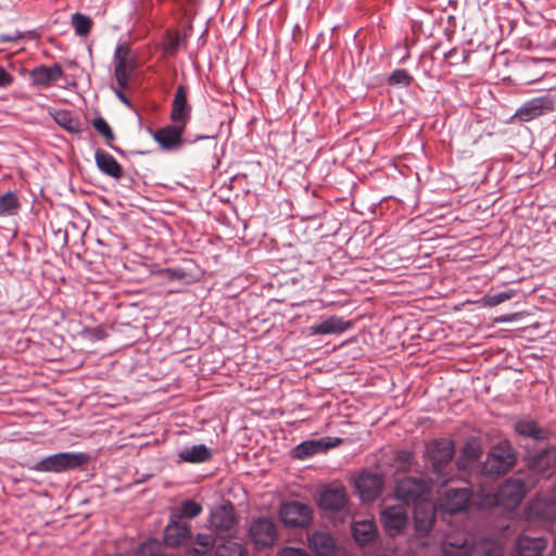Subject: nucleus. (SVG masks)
I'll return each mask as SVG.
<instances>
[{
    "instance_id": "1",
    "label": "nucleus",
    "mask_w": 556,
    "mask_h": 556,
    "mask_svg": "<svg viewBox=\"0 0 556 556\" xmlns=\"http://www.w3.org/2000/svg\"><path fill=\"white\" fill-rule=\"evenodd\" d=\"M443 553L444 556H502V547L489 539L450 533L444 540Z\"/></svg>"
},
{
    "instance_id": "2",
    "label": "nucleus",
    "mask_w": 556,
    "mask_h": 556,
    "mask_svg": "<svg viewBox=\"0 0 556 556\" xmlns=\"http://www.w3.org/2000/svg\"><path fill=\"white\" fill-rule=\"evenodd\" d=\"M527 488L521 478L513 477L507 479L498 488L480 485L476 491L480 505L485 507L503 506L505 508L516 507L526 494Z\"/></svg>"
},
{
    "instance_id": "3",
    "label": "nucleus",
    "mask_w": 556,
    "mask_h": 556,
    "mask_svg": "<svg viewBox=\"0 0 556 556\" xmlns=\"http://www.w3.org/2000/svg\"><path fill=\"white\" fill-rule=\"evenodd\" d=\"M454 443L448 439L435 440L427 446V467L433 477L431 483L443 485L451 479Z\"/></svg>"
},
{
    "instance_id": "4",
    "label": "nucleus",
    "mask_w": 556,
    "mask_h": 556,
    "mask_svg": "<svg viewBox=\"0 0 556 556\" xmlns=\"http://www.w3.org/2000/svg\"><path fill=\"white\" fill-rule=\"evenodd\" d=\"M87 460L88 456L84 453L63 452L42 458L34 465L33 469L43 472H61L78 468Z\"/></svg>"
},
{
    "instance_id": "5",
    "label": "nucleus",
    "mask_w": 556,
    "mask_h": 556,
    "mask_svg": "<svg viewBox=\"0 0 556 556\" xmlns=\"http://www.w3.org/2000/svg\"><path fill=\"white\" fill-rule=\"evenodd\" d=\"M515 462L516 456L511 445L501 442L491 448L482 470L485 476L502 475L510 469Z\"/></svg>"
},
{
    "instance_id": "6",
    "label": "nucleus",
    "mask_w": 556,
    "mask_h": 556,
    "mask_svg": "<svg viewBox=\"0 0 556 556\" xmlns=\"http://www.w3.org/2000/svg\"><path fill=\"white\" fill-rule=\"evenodd\" d=\"M113 63L117 86L128 88L130 78L138 65L136 55L128 46L119 45L115 49Z\"/></svg>"
},
{
    "instance_id": "7",
    "label": "nucleus",
    "mask_w": 556,
    "mask_h": 556,
    "mask_svg": "<svg viewBox=\"0 0 556 556\" xmlns=\"http://www.w3.org/2000/svg\"><path fill=\"white\" fill-rule=\"evenodd\" d=\"M431 481L422 478L405 477L396 481L395 496L403 503L424 501L430 490Z\"/></svg>"
},
{
    "instance_id": "8",
    "label": "nucleus",
    "mask_w": 556,
    "mask_h": 556,
    "mask_svg": "<svg viewBox=\"0 0 556 556\" xmlns=\"http://www.w3.org/2000/svg\"><path fill=\"white\" fill-rule=\"evenodd\" d=\"M279 516L288 528H305L312 521V509L304 503L292 501L281 505Z\"/></svg>"
},
{
    "instance_id": "9",
    "label": "nucleus",
    "mask_w": 556,
    "mask_h": 556,
    "mask_svg": "<svg viewBox=\"0 0 556 556\" xmlns=\"http://www.w3.org/2000/svg\"><path fill=\"white\" fill-rule=\"evenodd\" d=\"M555 101L546 94L538 98H533L523 103L515 113L513 118H517L520 122H530L536 117H540L546 113L554 111Z\"/></svg>"
},
{
    "instance_id": "10",
    "label": "nucleus",
    "mask_w": 556,
    "mask_h": 556,
    "mask_svg": "<svg viewBox=\"0 0 556 556\" xmlns=\"http://www.w3.org/2000/svg\"><path fill=\"white\" fill-rule=\"evenodd\" d=\"M381 522L386 532L395 536L400 534L408 523V514L404 505H390L381 510Z\"/></svg>"
},
{
    "instance_id": "11",
    "label": "nucleus",
    "mask_w": 556,
    "mask_h": 556,
    "mask_svg": "<svg viewBox=\"0 0 556 556\" xmlns=\"http://www.w3.org/2000/svg\"><path fill=\"white\" fill-rule=\"evenodd\" d=\"M249 534L256 545L264 547L274 545L278 536L276 523L268 517L253 520L249 528Z\"/></svg>"
},
{
    "instance_id": "12",
    "label": "nucleus",
    "mask_w": 556,
    "mask_h": 556,
    "mask_svg": "<svg viewBox=\"0 0 556 556\" xmlns=\"http://www.w3.org/2000/svg\"><path fill=\"white\" fill-rule=\"evenodd\" d=\"M526 519L531 522H549L556 517V501L541 497L531 501L525 511Z\"/></svg>"
},
{
    "instance_id": "13",
    "label": "nucleus",
    "mask_w": 556,
    "mask_h": 556,
    "mask_svg": "<svg viewBox=\"0 0 556 556\" xmlns=\"http://www.w3.org/2000/svg\"><path fill=\"white\" fill-rule=\"evenodd\" d=\"M355 485L364 502H372L381 494L383 480L378 473L363 472L357 478Z\"/></svg>"
},
{
    "instance_id": "14",
    "label": "nucleus",
    "mask_w": 556,
    "mask_h": 556,
    "mask_svg": "<svg viewBox=\"0 0 556 556\" xmlns=\"http://www.w3.org/2000/svg\"><path fill=\"white\" fill-rule=\"evenodd\" d=\"M470 498L468 489L451 488L440 497V506L450 514H456L467 508Z\"/></svg>"
},
{
    "instance_id": "15",
    "label": "nucleus",
    "mask_w": 556,
    "mask_h": 556,
    "mask_svg": "<svg viewBox=\"0 0 556 556\" xmlns=\"http://www.w3.org/2000/svg\"><path fill=\"white\" fill-rule=\"evenodd\" d=\"M184 125L179 123H173L161 129H157L153 134V139L164 149L174 150L178 149L182 143V132L185 130Z\"/></svg>"
},
{
    "instance_id": "16",
    "label": "nucleus",
    "mask_w": 556,
    "mask_h": 556,
    "mask_svg": "<svg viewBox=\"0 0 556 556\" xmlns=\"http://www.w3.org/2000/svg\"><path fill=\"white\" fill-rule=\"evenodd\" d=\"M190 536V526L186 521L177 519L176 516H170L169 522L164 530V541L166 545L177 547L185 543Z\"/></svg>"
},
{
    "instance_id": "17",
    "label": "nucleus",
    "mask_w": 556,
    "mask_h": 556,
    "mask_svg": "<svg viewBox=\"0 0 556 556\" xmlns=\"http://www.w3.org/2000/svg\"><path fill=\"white\" fill-rule=\"evenodd\" d=\"M188 89L186 86H178L172 103L170 119L173 123H179L184 126L190 119L191 106L187 101Z\"/></svg>"
},
{
    "instance_id": "18",
    "label": "nucleus",
    "mask_w": 556,
    "mask_h": 556,
    "mask_svg": "<svg viewBox=\"0 0 556 556\" xmlns=\"http://www.w3.org/2000/svg\"><path fill=\"white\" fill-rule=\"evenodd\" d=\"M318 504L325 510H343L348 504L346 492L343 488H327L320 493Z\"/></svg>"
},
{
    "instance_id": "19",
    "label": "nucleus",
    "mask_w": 556,
    "mask_h": 556,
    "mask_svg": "<svg viewBox=\"0 0 556 556\" xmlns=\"http://www.w3.org/2000/svg\"><path fill=\"white\" fill-rule=\"evenodd\" d=\"M530 468L542 476H551L556 469V446H552L535 454L530 459Z\"/></svg>"
},
{
    "instance_id": "20",
    "label": "nucleus",
    "mask_w": 556,
    "mask_h": 556,
    "mask_svg": "<svg viewBox=\"0 0 556 556\" xmlns=\"http://www.w3.org/2000/svg\"><path fill=\"white\" fill-rule=\"evenodd\" d=\"M352 324L345 321L342 317L330 316L318 325H313L308 328L309 334H332L341 333L348 330Z\"/></svg>"
},
{
    "instance_id": "21",
    "label": "nucleus",
    "mask_w": 556,
    "mask_h": 556,
    "mask_svg": "<svg viewBox=\"0 0 556 556\" xmlns=\"http://www.w3.org/2000/svg\"><path fill=\"white\" fill-rule=\"evenodd\" d=\"M94 160L98 168L105 175L119 179L123 176V168L113 155L109 152L98 149L94 153Z\"/></svg>"
},
{
    "instance_id": "22",
    "label": "nucleus",
    "mask_w": 556,
    "mask_h": 556,
    "mask_svg": "<svg viewBox=\"0 0 556 556\" xmlns=\"http://www.w3.org/2000/svg\"><path fill=\"white\" fill-rule=\"evenodd\" d=\"M63 68L59 64L53 66H37L30 72L31 79L35 85L49 87L53 81L61 78Z\"/></svg>"
},
{
    "instance_id": "23",
    "label": "nucleus",
    "mask_w": 556,
    "mask_h": 556,
    "mask_svg": "<svg viewBox=\"0 0 556 556\" xmlns=\"http://www.w3.org/2000/svg\"><path fill=\"white\" fill-rule=\"evenodd\" d=\"M547 546V541L543 536L532 538L521 534L517 541V551L520 556H540Z\"/></svg>"
},
{
    "instance_id": "24",
    "label": "nucleus",
    "mask_w": 556,
    "mask_h": 556,
    "mask_svg": "<svg viewBox=\"0 0 556 556\" xmlns=\"http://www.w3.org/2000/svg\"><path fill=\"white\" fill-rule=\"evenodd\" d=\"M309 547L317 556H333L336 543L333 538L326 532H315L308 536Z\"/></svg>"
},
{
    "instance_id": "25",
    "label": "nucleus",
    "mask_w": 556,
    "mask_h": 556,
    "mask_svg": "<svg viewBox=\"0 0 556 556\" xmlns=\"http://www.w3.org/2000/svg\"><path fill=\"white\" fill-rule=\"evenodd\" d=\"M352 534L354 540L365 545L375 541L377 535L376 525L372 520H358L352 525Z\"/></svg>"
},
{
    "instance_id": "26",
    "label": "nucleus",
    "mask_w": 556,
    "mask_h": 556,
    "mask_svg": "<svg viewBox=\"0 0 556 556\" xmlns=\"http://www.w3.org/2000/svg\"><path fill=\"white\" fill-rule=\"evenodd\" d=\"M334 445L336 444L331 442V438L305 441L295 447V454L299 458H305L319 452H325Z\"/></svg>"
},
{
    "instance_id": "27",
    "label": "nucleus",
    "mask_w": 556,
    "mask_h": 556,
    "mask_svg": "<svg viewBox=\"0 0 556 556\" xmlns=\"http://www.w3.org/2000/svg\"><path fill=\"white\" fill-rule=\"evenodd\" d=\"M179 458L186 463H204L212 458V451L204 444L185 447L178 453Z\"/></svg>"
},
{
    "instance_id": "28",
    "label": "nucleus",
    "mask_w": 556,
    "mask_h": 556,
    "mask_svg": "<svg viewBox=\"0 0 556 556\" xmlns=\"http://www.w3.org/2000/svg\"><path fill=\"white\" fill-rule=\"evenodd\" d=\"M235 522L231 506H219L211 514V525L217 530H229L235 526Z\"/></svg>"
},
{
    "instance_id": "29",
    "label": "nucleus",
    "mask_w": 556,
    "mask_h": 556,
    "mask_svg": "<svg viewBox=\"0 0 556 556\" xmlns=\"http://www.w3.org/2000/svg\"><path fill=\"white\" fill-rule=\"evenodd\" d=\"M427 511L421 516V510L424 509V504H420L416 507L415 510V522L416 529L419 532L427 533L434 522V511L433 507L430 504H427Z\"/></svg>"
},
{
    "instance_id": "30",
    "label": "nucleus",
    "mask_w": 556,
    "mask_h": 556,
    "mask_svg": "<svg viewBox=\"0 0 556 556\" xmlns=\"http://www.w3.org/2000/svg\"><path fill=\"white\" fill-rule=\"evenodd\" d=\"M54 121L71 134H78L80 131L79 119L70 111H58L54 115Z\"/></svg>"
},
{
    "instance_id": "31",
    "label": "nucleus",
    "mask_w": 556,
    "mask_h": 556,
    "mask_svg": "<svg viewBox=\"0 0 556 556\" xmlns=\"http://www.w3.org/2000/svg\"><path fill=\"white\" fill-rule=\"evenodd\" d=\"M515 430L518 434L525 438L532 439H542L544 431L543 429L533 420H519L515 425Z\"/></svg>"
},
{
    "instance_id": "32",
    "label": "nucleus",
    "mask_w": 556,
    "mask_h": 556,
    "mask_svg": "<svg viewBox=\"0 0 556 556\" xmlns=\"http://www.w3.org/2000/svg\"><path fill=\"white\" fill-rule=\"evenodd\" d=\"M202 505L192 501L187 500L184 501L176 513H172L170 516H176L177 519L182 520V518H195L202 513Z\"/></svg>"
},
{
    "instance_id": "33",
    "label": "nucleus",
    "mask_w": 556,
    "mask_h": 556,
    "mask_svg": "<svg viewBox=\"0 0 556 556\" xmlns=\"http://www.w3.org/2000/svg\"><path fill=\"white\" fill-rule=\"evenodd\" d=\"M20 208L17 197L13 192H7L0 197V215H15Z\"/></svg>"
},
{
    "instance_id": "34",
    "label": "nucleus",
    "mask_w": 556,
    "mask_h": 556,
    "mask_svg": "<svg viewBox=\"0 0 556 556\" xmlns=\"http://www.w3.org/2000/svg\"><path fill=\"white\" fill-rule=\"evenodd\" d=\"M72 23L78 36H87L92 26V21L87 15L75 13L72 15Z\"/></svg>"
},
{
    "instance_id": "35",
    "label": "nucleus",
    "mask_w": 556,
    "mask_h": 556,
    "mask_svg": "<svg viewBox=\"0 0 556 556\" xmlns=\"http://www.w3.org/2000/svg\"><path fill=\"white\" fill-rule=\"evenodd\" d=\"M244 547L237 542L228 541L217 547L214 556H244Z\"/></svg>"
},
{
    "instance_id": "36",
    "label": "nucleus",
    "mask_w": 556,
    "mask_h": 556,
    "mask_svg": "<svg viewBox=\"0 0 556 556\" xmlns=\"http://www.w3.org/2000/svg\"><path fill=\"white\" fill-rule=\"evenodd\" d=\"M92 126L105 139L106 143L112 147L111 143L115 140V135L108 122L99 116L92 121Z\"/></svg>"
},
{
    "instance_id": "37",
    "label": "nucleus",
    "mask_w": 556,
    "mask_h": 556,
    "mask_svg": "<svg viewBox=\"0 0 556 556\" xmlns=\"http://www.w3.org/2000/svg\"><path fill=\"white\" fill-rule=\"evenodd\" d=\"M195 544H198L201 548H193V552L197 555L205 554L214 547L215 538L212 534H201L200 533L197 535Z\"/></svg>"
},
{
    "instance_id": "38",
    "label": "nucleus",
    "mask_w": 556,
    "mask_h": 556,
    "mask_svg": "<svg viewBox=\"0 0 556 556\" xmlns=\"http://www.w3.org/2000/svg\"><path fill=\"white\" fill-rule=\"evenodd\" d=\"M412 81L413 77L404 68L395 70L389 77V84L393 86L401 85L406 87L409 86Z\"/></svg>"
},
{
    "instance_id": "39",
    "label": "nucleus",
    "mask_w": 556,
    "mask_h": 556,
    "mask_svg": "<svg viewBox=\"0 0 556 556\" xmlns=\"http://www.w3.org/2000/svg\"><path fill=\"white\" fill-rule=\"evenodd\" d=\"M515 295H516V291L507 290V291L500 292V293H496L493 295H488L484 301H485L486 305L493 307V306H496L505 301L510 300Z\"/></svg>"
},
{
    "instance_id": "40",
    "label": "nucleus",
    "mask_w": 556,
    "mask_h": 556,
    "mask_svg": "<svg viewBox=\"0 0 556 556\" xmlns=\"http://www.w3.org/2000/svg\"><path fill=\"white\" fill-rule=\"evenodd\" d=\"M462 453L463 455L470 459V460H476L479 458L480 456V450H479V446L475 443H466L464 446H463V450H462Z\"/></svg>"
},
{
    "instance_id": "41",
    "label": "nucleus",
    "mask_w": 556,
    "mask_h": 556,
    "mask_svg": "<svg viewBox=\"0 0 556 556\" xmlns=\"http://www.w3.org/2000/svg\"><path fill=\"white\" fill-rule=\"evenodd\" d=\"M277 556H311V555L304 548L286 546L278 552Z\"/></svg>"
},
{
    "instance_id": "42",
    "label": "nucleus",
    "mask_w": 556,
    "mask_h": 556,
    "mask_svg": "<svg viewBox=\"0 0 556 556\" xmlns=\"http://www.w3.org/2000/svg\"><path fill=\"white\" fill-rule=\"evenodd\" d=\"M165 274L169 280H181L186 276V274L182 270L177 269H166Z\"/></svg>"
},
{
    "instance_id": "43",
    "label": "nucleus",
    "mask_w": 556,
    "mask_h": 556,
    "mask_svg": "<svg viewBox=\"0 0 556 556\" xmlns=\"http://www.w3.org/2000/svg\"><path fill=\"white\" fill-rule=\"evenodd\" d=\"M12 83V76L0 66V87L9 86Z\"/></svg>"
},
{
    "instance_id": "44",
    "label": "nucleus",
    "mask_w": 556,
    "mask_h": 556,
    "mask_svg": "<svg viewBox=\"0 0 556 556\" xmlns=\"http://www.w3.org/2000/svg\"><path fill=\"white\" fill-rule=\"evenodd\" d=\"M124 89L125 88H121V87L117 86V88H114V93L119 99L121 102H123L127 106H130V101L128 100V98L123 92Z\"/></svg>"
},
{
    "instance_id": "45",
    "label": "nucleus",
    "mask_w": 556,
    "mask_h": 556,
    "mask_svg": "<svg viewBox=\"0 0 556 556\" xmlns=\"http://www.w3.org/2000/svg\"><path fill=\"white\" fill-rule=\"evenodd\" d=\"M24 38V35L23 34H16V35H1L0 36V41L2 42H7V41H15V40H18V39H22Z\"/></svg>"
},
{
    "instance_id": "46",
    "label": "nucleus",
    "mask_w": 556,
    "mask_h": 556,
    "mask_svg": "<svg viewBox=\"0 0 556 556\" xmlns=\"http://www.w3.org/2000/svg\"><path fill=\"white\" fill-rule=\"evenodd\" d=\"M179 45V37L178 36H172L169 38L167 50L174 51Z\"/></svg>"
}]
</instances>
